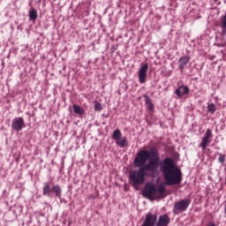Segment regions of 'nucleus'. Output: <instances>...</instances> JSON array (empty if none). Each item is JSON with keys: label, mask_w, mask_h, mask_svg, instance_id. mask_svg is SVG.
I'll use <instances>...</instances> for the list:
<instances>
[{"label": "nucleus", "mask_w": 226, "mask_h": 226, "mask_svg": "<svg viewBox=\"0 0 226 226\" xmlns=\"http://www.w3.org/2000/svg\"><path fill=\"white\" fill-rule=\"evenodd\" d=\"M94 110H98V111L102 110V104L100 102H96L94 104Z\"/></svg>", "instance_id": "aec40b11"}, {"label": "nucleus", "mask_w": 226, "mask_h": 226, "mask_svg": "<svg viewBox=\"0 0 226 226\" xmlns=\"http://www.w3.org/2000/svg\"><path fill=\"white\" fill-rule=\"evenodd\" d=\"M165 185H161L157 188L153 185H147L143 190V197L154 200V199H163L165 197Z\"/></svg>", "instance_id": "7ed1b4c3"}, {"label": "nucleus", "mask_w": 226, "mask_h": 226, "mask_svg": "<svg viewBox=\"0 0 226 226\" xmlns=\"http://www.w3.org/2000/svg\"><path fill=\"white\" fill-rule=\"evenodd\" d=\"M212 137H213V132H211V129H207L200 143V147H202V149H206V147H207V144H211Z\"/></svg>", "instance_id": "0eeeda50"}, {"label": "nucleus", "mask_w": 226, "mask_h": 226, "mask_svg": "<svg viewBox=\"0 0 226 226\" xmlns=\"http://www.w3.org/2000/svg\"><path fill=\"white\" fill-rule=\"evenodd\" d=\"M43 195H47L48 197H50V193H52V186L50 185V183H46L44 185V187L42 189Z\"/></svg>", "instance_id": "9b49d317"}, {"label": "nucleus", "mask_w": 226, "mask_h": 226, "mask_svg": "<svg viewBox=\"0 0 226 226\" xmlns=\"http://www.w3.org/2000/svg\"><path fill=\"white\" fill-rule=\"evenodd\" d=\"M161 170L166 180V185H179L183 181V173L181 170L176 166L172 158H166L162 162Z\"/></svg>", "instance_id": "f03ea898"}, {"label": "nucleus", "mask_w": 226, "mask_h": 226, "mask_svg": "<svg viewBox=\"0 0 226 226\" xmlns=\"http://www.w3.org/2000/svg\"><path fill=\"white\" fill-rule=\"evenodd\" d=\"M207 226H216V224H215V222H211Z\"/></svg>", "instance_id": "412c9836"}, {"label": "nucleus", "mask_w": 226, "mask_h": 226, "mask_svg": "<svg viewBox=\"0 0 226 226\" xmlns=\"http://www.w3.org/2000/svg\"><path fill=\"white\" fill-rule=\"evenodd\" d=\"M145 98V103L149 110H153L154 109V104L151 102V99H149V96L144 95Z\"/></svg>", "instance_id": "ddd939ff"}, {"label": "nucleus", "mask_w": 226, "mask_h": 226, "mask_svg": "<svg viewBox=\"0 0 226 226\" xmlns=\"http://www.w3.org/2000/svg\"><path fill=\"white\" fill-rule=\"evenodd\" d=\"M190 63V56H181L178 60V67L180 68L181 72L185 70L186 64Z\"/></svg>", "instance_id": "1a4fd4ad"}, {"label": "nucleus", "mask_w": 226, "mask_h": 226, "mask_svg": "<svg viewBox=\"0 0 226 226\" xmlns=\"http://www.w3.org/2000/svg\"><path fill=\"white\" fill-rule=\"evenodd\" d=\"M122 133H121V131L119 130V129H117V130H115L114 131V132H113V135H112V139H114V140H119V139L122 137Z\"/></svg>", "instance_id": "2eb2a0df"}, {"label": "nucleus", "mask_w": 226, "mask_h": 226, "mask_svg": "<svg viewBox=\"0 0 226 226\" xmlns=\"http://www.w3.org/2000/svg\"><path fill=\"white\" fill-rule=\"evenodd\" d=\"M225 158H226V155L223 154H219V158H218V162L219 163H225Z\"/></svg>", "instance_id": "6ab92c4d"}, {"label": "nucleus", "mask_w": 226, "mask_h": 226, "mask_svg": "<svg viewBox=\"0 0 226 226\" xmlns=\"http://www.w3.org/2000/svg\"><path fill=\"white\" fill-rule=\"evenodd\" d=\"M215 3L218 2V0H214Z\"/></svg>", "instance_id": "4be33fe9"}, {"label": "nucleus", "mask_w": 226, "mask_h": 226, "mask_svg": "<svg viewBox=\"0 0 226 226\" xmlns=\"http://www.w3.org/2000/svg\"><path fill=\"white\" fill-rule=\"evenodd\" d=\"M116 144L119 146V147H126V146H128V139L126 137L120 138L116 141Z\"/></svg>", "instance_id": "f8f14e48"}, {"label": "nucleus", "mask_w": 226, "mask_h": 226, "mask_svg": "<svg viewBox=\"0 0 226 226\" xmlns=\"http://www.w3.org/2000/svg\"><path fill=\"white\" fill-rule=\"evenodd\" d=\"M170 223V217L167 215H162L159 216L156 225L158 226H168Z\"/></svg>", "instance_id": "6e6552de"}, {"label": "nucleus", "mask_w": 226, "mask_h": 226, "mask_svg": "<svg viewBox=\"0 0 226 226\" xmlns=\"http://www.w3.org/2000/svg\"><path fill=\"white\" fill-rule=\"evenodd\" d=\"M52 192L56 193V197H61V187L59 185H53Z\"/></svg>", "instance_id": "f3484780"}, {"label": "nucleus", "mask_w": 226, "mask_h": 226, "mask_svg": "<svg viewBox=\"0 0 226 226\" xmlns=\"http://www.w3.org/2000/svg\"><path fill=\"white\" fill-rule=\"evenodd\" d=\"M135 167H140L130 174V179L134 185H143L146 180V170L155 172L160 165V154L154 147L150 150H142L134 159Z\"/></svg>", "instance_id": "f257e3e1"}, {"label": "nucleus", "mask_w": 226, "mask_h": 226, "mask_svg": "<svg viewBox=\"0 0 226 226\" xmlns=\"http://www.w3.org/2000/svg\"><path fill=\"white\" fill-rule=\"evenodd\" d=\"M73 110L75 114H79V116H82V114H84V109H82L80 106L77 104L73 105Z\"/></svg>", "instance_id": "dca6fc26"}, {"label": "nucleus", "mask_w": 226, "mask_h": 226, "mask_svg": "<svg viewBox=\"0 0 226 226\" xmlns=\"http://www.w3.org/2000/svg\"><path fill=\"white\" fill-rule=\"evenodd\" d=\"M149 70V64H141L138 71V77L139 84H146L147 79V71Z\"/></svg>", "instance_id": "39448f33"}, {"label": "nucleus", "mask_w": 226, "mask_h": 226, "mask_svg": "<svg viewBox=\"0 0 226 226\" xmlns=\"http://www.w3.org/2000/svg\"><path fill=\"white\" fill-rule=\"evenodd\" d=\"M207 109L209 110V112L215 113V112H216V106H215V104H213V103H210L207 106Z\"/></svg>", "instance_id": "a211bd4d"}, {"label": "nucleus", "mask_w": 226, "mask_h": 226, "mask_svg": "<svg viewBox=\"0 0 226 226\" xmlns=\"http://www.w3.org/2000/svg\"><path fill=\"white\" fill-rule=\"evenodd\" d=\"M11 128L16 132H21L23 128H26V123L24 122V118L23 117L14 118L11 123Z\"/></svg>", "instance_id": "423d86ee"}, {"label": "nucleus", "mask_w": 226, "mask_h": 226, "mask_svg": "<svg viewBox=\"0 0 226 226\" xmlns=\"http://www.w3.org/2000/svg\"><path fill=\"white\" fill-rule=\"evenodd\" d=\"M28 15H29L30 20H36V19H38V12L36 11L35 9L30 10Z\"/></svg>", "instance_id": "4468645a"}, {"label": "nucleus", "mask_w": 226, "mask_h": 226, "mask_svg": "<svg viewBox=\"0 0 226 226\" xmlns=\"http://www.w3.org/2000/svg\"><path fill=\"white\" fill-rule=\"evenodd\" d=\"M190 204H192V200L190 199H185L181 200L180 201L175 202L173 213L175 215H179V213H185V211L188 209Z\"/></svg>", "instance_id": "20e7f679"}, {"label": "nucleus", "mask_w": 226, "mask_h": 226, "mask_svg": "<svg viewBox=\"0 0 226 226\" xmlns=\"http://www.w3.org/2000/svg\"><path fill=\"white\" fill-rule=\"evenodd\" d=\"M190 93V88L186 86L179 87L176 90V95L177 96H185V94H188Z\"/></svg>", "instance_id": "9d476101"}]
</instances>
